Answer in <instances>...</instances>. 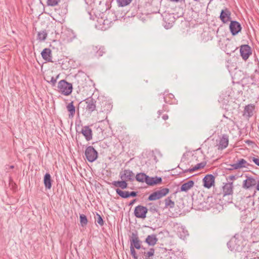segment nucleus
Returning <instances> with one entry per match:
<instances>
[{
	"instance_id": "nucleus-4",
	"label": "nucleus",
	"mask_w": 259,
	"mask_h": 259,
	"mask_svg": "<svg viewBox=\"0 0 259 259\" xmlns=\"http://www.w3.org/2000/svg\"><path fill=\"white\" fill-rule=\"evenodd\" d=\"M85 155L87 159L90 162H93L98 157V152L93 146L88 147L85 151Z\"/></svg>"
},
{
	"instance_id": "nucleus-46",
	"label": "nucleus",
	"mask_w": 259,
	"mask_h": 259,
	"mask_svg": "<svg viewBox=\"0 0 259 259\" xmlns=\"http://www.w3.org/2000/svg\"><path fill=\"white\" fill-rule=\"evenodd\" d=\"M135 201H136V199H134V200H133L132 201H131V202H130V203L129 205H133V204H134V203L135 202Z\"/></svg>"
},
{
	"instance_id": "nucleus-42",
	"label": "nucleus",
	"mask_w": 259,
	"mask_h": 259,
	"mask_svg": "<svg viewBox=\"0 0 259 259\" xmlns=\"http://www.w3.org/2000/svg\"><path fill=\"white\" fill-rule=\"evenodd\" d=\"M103 50H101V48L99 49L98 51H97L96 53V56H101L103 55Z\"/></svg>"
},
{
	"instance_id": "nucleus-13",
	"label": "nucleus",
	"mask_w": 259,
	"mask_h": 259,
	"mask_svg": "<svg viewBox=\"0 0 259 259\" xmlns=\"http://www.w3.org/2000/svg\"><path fill=\"white\" fill-rule=\"evenodd\" d=\"M203 186L207 188H210L214 183V177L212 175H207L203 179Z\"/></svg>"
},
{
	"instance_id": "nucleus-15",
	"label": "nucleus",
	"mask_w": 259,
	"mask_h": 259,
	"mask_svg": "<svg viewBox=\"0 0 259 259\" xmlns=\"http://www.w3.org/2000/svg\"><path fill=\"white\" fill-rule=\"evenodd\" d=\"M81 133L87 141H90L92 139V131L89 126H84L82 128Z\"/></svg>"
},
{
	"instance_id": "nucleus-12",
	"label": "nucleus",
	"mask_w": 259,
	"mask_h": 259,
	"mask_svg": "<svg viewBox=\"0 0 259 259\" xmlns=\"http://www.w3.org/2000/svg\"><path fill=\"white\" fill-rule=\"evenodd\" d=\"M85 104V109L89 113H92L96 110V101L92 98H88L84 101Z\"/></svg>"
},
{
	"instance_id": "nucleus-30",
	"label": "nucleus",
	"mask_w": 259,
	"mask_h": 259,
	"mask_svg": "<svg viewBox=\"0 0 259 259\" xmlns=\"http://www.w3.org/2000/svg\"><path fill=\"white\" fill-rule=\"evenodd\" d=\"M47 36V33L46 31H41L37 34V38L40 40H45Z\"/></svg>"
},
{
	"instance_id": "nucleus-17",
	"label": "nucleus",
	"mask_w": 259,
	"mask_h": 259,
	"mask_svg": "<svg viewBox=\"0 0 259 259\" xmlns=\"http://www.w3.org/2000/svg\"><path fill=\"white\" fill-rule=\"evenodd\" d=\"M41 55L45 60L48 62H53L52 61L51 50L50 49L46 48L44 49Z\"/></svg>"
},
{
	"instance_id": "nucleus-24",
	"label": "nucleus",
	"mask_w": 259,
	"mask_h": 259,
	"mask_svg": "<svg viewBox=\"0 0 259 259\" xmlns=\"http://www.w3.org/2000/svg\"><path fill=\"white\" fill-rule=\"evenodd\" d=\"M223 192L225 195L231 194L233 192L232 183H226L223 187Z\"/></svg>"
},
{
	"instance_id": "nucleus-10",
	"label": "nucleus",
	"mask_w": 259,
	"mask_h": 259,
	"mask_svg": "<svg viewBox=\"0 0 259 259\" xmlns=\"http://www.w3.org/2000/svg\"><path fill=\"white\" fill-rule=\"evenodd\" d=\"M121 180L127 181H132L134 180L135 175L133 172L130 169H124L119 174Z\"/></svg>"
},
{
	"instance_id": "nucleus-8",
	"label": "nucleus",
	"mask_w": 259,
	"mask_h": 259,
	"mask_svg": "<svg viewBox=\"0 0 259 259\" xmlns=\"http://www.w3.org/2000/svg\"><path fill=\"white\" fill-rule=\"evenodd\" d=\"M257 181L252 177H246V179L243 181V188L246 189H250L256 186Z\"/></svg>"
},
{
	"instance_id": "nucleus-50",
	"label": "nucleus",
	"mask_w": 259,
	"mask_h": 259,
	"mask_svg": "<svg viewBox=\"0 0 259 259\" xmlns=\"http://www.w3.org/2000/svg\"><path fill=\"white\" fill-rule=\"evenodd\" d=\"M234 178V176H231V179H233Z\"/></svg>"
},
{
	"instance_id": "nucleus-32",
	"label": "nucleus",
	"mask_w": 259,
	"mask_h": 259,
	"mask_svg": "<svg viewBox=\"0 0 259 259\" xmlns=\"http://www.w3.org/2000/svg\"><path fill=\"white\" fill-rule=\"evenodd\" d=\"M131 245H133L134 248L139 249L141 247V241L139 239L133 240V242H131Z\"/></svg>"
},
{
	"instance_id": "nucleus-44",
	"label": "nucleus",
	"mask_w": 259,
	"mask_h": 259,
	"mask_svg": "<svg viewBox=\"0 0 259 259\" xmlns=\"http://www.w3.org/2000/svg\"><path fill=\"white\" fill-rule=\"evenodd\" d=\"M14 167V165H11V166L7 165L6 167V169L7 170V171H9V170L10 169H13Z\"/></svg>"
},
{
	"instance_id": "nucleus-6",
	"label": "nucleus",
	"mask_w": 259,
	"mask_h": 259,
	"mask_svg": "<svg viewBox=\"0 0 259 259\" xmlns=\"http://www.w3.org/2000/svg\"><path fill=\"white\" fill-rule=\"evenodd\" d=\"M148 209L146 207L138 205L135 208L134 214L138 218L145 219L146 217V213Z\"/></svg>"
},
{
	"instance_id": "nucleus-22",
	"label": "nucleus",
	"mask_w": 259,
	"mask_h": 259,
	"mask_svg": "<svg viewBox=\"0 0 259 259\" xmlns=\"http://www.w3.org/2000/svg\"><path fill=\"white\" fill-rule=\"evenodd\" d=\"M44 183L46 189H50L52 187L51 177L50 174L46 173L44 176Z\"/></svg>"
},
{
	"instance_id": "nucleus-53",
	"label": "nucleus",
	"mask_w": 259,
	"mask_h": 259,
	"mask_svg": "<svg viewBox=\"0 0 259 259\" xmlns=\"http://www.w3.org/2000/svg\"><path fill=\"white\" fill-rule=\"evenodd\" d=\"M146 259H151L150 257H146Z\"/></svg>"
},
{
	"instance_id": "nucleus-29",
	"label": "nucleus",
	"mask_w": 259,
	"mask_h": 259,
	"mask_svg": "<svg viewBox=\"0 0 259 259\" xmlns=\"http://www.w3.org/2000/svg\"><path fill=\"white\" fill-rule=\"evenodd\" d=\"M116 192L118 195L123 198H127L129 197V192L128 191H123L117 188L116 189Z\"/></svg>"
},
{
	"instance_id": "nucleus-21",
	"label": "nucleus",
	"mask_w": 259,
	"mask_h": 259,
	"mask_svg": "<svg viewBox=\"0 0 259 259\" xmlns=\"http://www.w3.org/2000/svg\"><path fill=\"white\" fill-rule=\"evenodd\" d=\"M237 242H238V241L235 237L232 238L227 243L228 248L231 250L237 249L239 246L237 244Z\"/></svg>"
},
{
	"instance_id": "nucleus-7",
	"label": "nucleus",
	"mask_w": 259,
	"mask_h": 259,
	"mask_svg": "<svg viewBox=\"0 0 259 259\" xmlns=\"http://www.w3.org/2000/svg\"><path fill=\"white\" fill-rule=\"evenodd\" d=\"M241 56L244 60H246L252 54L251 48L248 45H242L240 48Z\"/></svg>"
},
{
	"instance_id": "nucleus-20",
	"label": "nucleus",
	"mask_w": 259,
	"mask_h": 259,
	"mask_svg": "<svg viewBox=\"0 0 259 259\" xmlns=\"http://www.w3.org/2000/svg\"><path fill=\"white\" fill-rule=\"evenodd\" d=\"M158 241V239L156 237V235L155 234H152L151 235H148L146 240L145 242L147 243L149 245L154 246L155 245Z\"/></svg>"
},
{
	"instance_id": "nucleus-23",
	"label": "nucleus",
	"mask_w": 259,
	"mask_h": 259,
	"mask_svg": "<svg viewBox=\"0 0 259 259\" xmlns=\"http://www.w3.org/2000/svg\"><path fill=\"white\" fill-rule=\"evenodd\" d=\"M112 184L115 187L120 188L121 189H125L127 187V183L126 181L121 180V181H113Z\"/></svg>"
},
{
	"instance_id": "nucleus-11",
	"label": "nucleus",
	"mask_w": 259,
	"mask_h": 259,
	"mask_svg": "<svg viewBox=\"0 0 259 259\" xmlns=\"http://www.w3.org/2000/svg\"><path fill=\"white\" fill-rule=\"evenodd\" d=\"M229 28L232 34L235 35L241 30L242 27L238 22L236 21H231Z\"/></svg>"
},
{
	"instance_id": "nucleus-41",
	"label": "nucleus",
	"mask_w": 259,
	"mask_h": 259,
	"mask_svg": "<svg viewBox=\"0 0 259 259\" xmlns=\"http://www.w3.org/2000/svg\"><path fill=\"white\" fill-rule=\"evenodd\" d=\"M252 161L256 165L259 166V158L253 157Z\"/></svg>"
},
{
	"instance_id": "nucleus-9",
	"label": "nucleus",
	"mask_w": 259,
	"mask_h": 259,
	"mask_svg": "<svg viewBox=\"0 0 259 259\" xmlns=\"http://www.w3.org/2000/svg\"><path fill=\"white\" fill-rule=\"evenodd\" d=\"M220 20L224 23H227L231 21V13L230 11L225 8L221 11L220 17Z\"/></svg>"
},
{
	"instance_id": "nucleus-2",
	"label": "nucleus",
	"mask_w": 259,
	"mask_h": 259,
	"mask_svg": "<svg viewBox=\"0 0 259 259\" xmlns=\"http://www.w3.org/2000/svg\"><path fill=\"white\" fill-rule=\"evenodd\" d=\"M111 23L110 20L102 16L101 18H98L95 26L98 29L104 31L110 27Z\"/></svg>"
},
{
	"instance_id": "nucleus-47",
	"label": "nucleus",
	"mask_w": 259,
	"mask_h": 259,
	"mask_svg": "<svg viewBox=\"0 0 259 259\" xmlns=\"http://www.w3.org/2000/svg\"><path fill=\"white\" fill-rule=\"evenodd\" d=\"M171 26H172V25H171V24H170V23H169V24H168V26H166V25H165V26H164V27H165L166 29H168V28H170Z\"/></svg>"
},
{
	"instance_id": "nucleus-27",
	"label": "nucleus",
	"mask_w": 259,
	"mask_h": 259,
	"mask_svg": "<svg viewBox=\"0 0 259 259\" xmlns=\"http://www.w3.org/2000/svg\"><path fill=\"white\" fill-rule=\"evenodd\" d=\"M206 165V163L202 162L196 164L194 167L192 168L187 169L184 170V172H192L197 169H200L201 168H203Z\"/></svg>"
},
{
	"instance_id": "nucleus-25",
	"label": "nucleus",
	"mask_w": 259,
	"mask_h": 259,
	"mask_svg": "<svg viewBox=\"0 0 259 259\" xmlns=\"http://www.w3.org/2000/svg\"><path fill=\"white\" fill-rule=\"evenodd\" d=\"M194 183L193 181H189L181 186V191L187 192L194 186Z\"/></svg>"
},
{
	"instance_id": "nucleus-31",
	"label": "nucleus",
	"mask_w": 259,
	"mask_h": 259,
	"mask_svg": "<svg viewBox=\"0 0 259 259\" xmlns=\"http://www.w3.org/2000/svg\"><path fill=\"white\" fill-rule=\"evenodd\" d=\"M132 0H117L118 5L120 7H124L129 5Z\"/></svg>"
},
{
	"instance_id": "nucleus-36",
	"label": "nucleus",
	"mask_w": 259,
	"mask_h": 259,
	"mask_svg": "<svg viewBox=\"0 0 259 259\" xmlns=\"http://www.w3.org/2000/svg\"><path fill=\"white\" fill-rule=\"evenodd\" d=\"M155 252V249L151 248L147 252H145V255L146 257H150L154 255Z\"/></svg>"
},
{
	"instance_id": "nucleus-19",
	"label": "nucleus",
	"mask_w": 259,
	"mask_h": 259,
	"mask_svg": "<svg viewBox=\"0 0 259 259\" xmlns=\"http://www.w3.org/2000/svg\"><path fill=\"white\" fill-rule=\"evenodd\" d=\"M255 106L253 104H249L244 108V115L250 117L253 115Z\"/></svg>"
},
{
	"instance_id": "nucleus-37",
	"label": "nucleus",
	"mask_w": 259,
	"mask_h": 259,
	"mask_svg": "<svg viewBox=\"0 0 259 259\" xmlns=\"http://www.w3.org/2000/svg\"><path fill=\"white\" fill-rule=\"evenodd\" d=\"M95 219H96V221L97 222V223L101 226L103 225L104 221H103V220L102 218L101 217V216L100 214L97 213V215H96V217L95 218Z\"/></svg>"
},
{
	"instance_id": "nucleus-34",
	"label": "nucleus",
	"mask_w": 259,
	"mask_h": 259,
	"mask_svg": "<svg viewBox=\"0 0 259 259\" xmlns=\"http://www.w3.org/2000/svg\"><path fill=\"white\" fill-rule=\"evenodd\" d=\"M80 222L82 226L87 225L88 223V220L85 215L83 214L80 215Z\"/></svg>"
},
{
	"instance_id": "nucleus-45",
	"label": "nucleus",
	"mask_w": 259,
	"mask_h": 259,
	"mask_svg": "<svg viewBox=\"0 0 259 259\" xmlns=\"http://www.w3.org/2000/svg\"><path fill=\"white\" fill-rule=\"evenodd\" d=\"M168 118V116L167 115H163V116H162V118L164 119V120H166Z\"/></svg>"
},
{
	"instance_id": "nucleus-1",
	"label": "nucleus",
	"mask_w": 259,
	"mask_h": 259,
	"mask_svg": "<svg viewBox=\"0 0 259 259\" xmlns=\"http://www.w3.org/2000/svg\"><path fill=\"white\" fill-rule=\"evenodd\" d=\"M58 91L65 96H68L72 93V85L65 80H60L58 84Z\"/></svg>"
},
{
	"instance_id": "nucleus-28",
	"label": "nucleus",
	"mask_w": 259,
	"mask_h": 259,
	"mask_svg": "<svg viewBox=\"0 0 259 259\" xmlns=\"http://www.w3.org/2000/svg\"><path fill=\"white\" fill-rule=\"evenodd\" d=\"M67 109L68 111L69 112V117H73L74 115L75 112V108L74 106L73 105V102H70L67 105Z\"/></svg>"
},
{
	"instance_id": "nucleus-48",
	"label": "nucleus",
	"mask_w": 259,
	"mask_h": 259,
	"mask_svg": "<svg viewBox=\"0 0 259 259\" xmlns=\"http://www.w3.org/2000/svg\"><path fill=\"white\" fill-rule=\"evenodd\" d=\"M256 190L259 191V181L257 182V184H256Z\"/></svg>"
},
{
	"instance_id": "nucleus-14",
	"label": "nucleus",
	"mask_w": 259,
	"mask_h": 259,
	"mask_svg": "<svg viewBox=\"0 0 259 259\" xmlns=\"http://www.w3.org/2000/svg\"><path fill=\"white\" fill-rule=\"evenodd\" d=\"M248 165L247 161L244 159H239L237 162L231 165L232 169H237L243 167H247Z\"/></svg>"
},
{
	"instance_id": "nucleus-39",
	"label": "nucleus",
	"mask_w": 259,
	"mask_h": 259,
	"mask_svg": "<svg viewBox=\"0 0 259 259\" xmlns=\"http://www.w3.org/2000/svg\"><path fill=\"white\" fill-rule=\"evenodd\" d=\"M59 75H58L56 77H51L50 80H47L48 82L51 83L53 86H54L57 82V79L59 78Z\"/></svg>"
},
{
	"instance_id": "nucleus-38",
	"label": "nucleus",
	"mask_w": 259,
	"mask_h": 259,
	"mask_svg": "<svg viewBox=\"0 0 259 259\" xmlns=\"http://www.w3.org/2000/svg\"><path fill=\"white\" fill-rule=\"evenodd\" d=\"M130 251L131 255L133 256L134 259H138V256L136 254V252L135 250L134 247L133 245H130Z\"/></svg>"
},
{
	"instance_id": "nucleus-54",
	"label": "nucleus",
	"mask_w": 259,
	"mask_h": 259,
	"mask_svg": "<svg viewBox=\"0 0 259 259\" xmlns=\"http://www.w3.org/2000/svg\"><path fill=\"white\" fill-rule=\"evenodd\" d=\"M170 96H172V97H174V95H172V94H170Z\"/></svg>"
},
{
	"instance_id": "nucleus-16",
	"label": "nucleus",
	"mask_w": 259,
	"mask_h": 259,
	"mask_svg": "<svg viewBox=\"0 0 259 259\" xmlns=\"http://www.w3.org/2000/svg\"><path fill=\"white\" fill-rule=\"evenodd\" d=\"M228 136L227 135H224L220 141L219 149L223 150L225 149L228 146Z\"/></svg>"
},
{
	"instance_id": "nucleus-26",
	"label": "nucleus",
	"mask_w": 259,
	"mask_h": 259,
	"mask_svg": "<svg viewBox=\"0 0 259 259\" xmlns=\"http://www.w3.org/2000/svg\"><path fill=\"white\" fill-rule=\"evenodd\" d=\"M148 177L144 173H139L136 176V179L138 182L147 183Z\"/></svg>"
},
{
	"instance_id": "nucleus-3",
	"label": "nucleus",
	"mask_w": 259,
	"mask_h": 259,
	"mask_svg": "<svg viewBox=\"0 0 259 259\" xmlns=\"http://www.w3.org/2000/svg\"><path fill=\"white\" fill-rule=\"evenodd\" d=\"M169 189L166 188H162L152 193L148 197V200L153 201L159 199L166 195L169 192Z\"/></svg>"
},
{
	"instance_id": "nucleus-52",
	"label": "nucleus",
	"mask_w": 259,
	"mask_h": 259,
	"mask_svg": "<svg viewBox=\"0 0 259 259\" xmlns=\"http://www.w3.org/2000/svg\"><path fill=\"white\" fill-rule=\"evenodd\" d=\"M93 48H94V47H93ZM95 50H96L98 49L97 47H95Z\"/></svg>"
},
{
	"instance_id": "nucleus-49",
	"label": "nucleus",
	"mask_w": 259,
	"mask_h": 259,
	"mask_svg": "<svg viewBox=\"0 0 259 259\" xmlns=\"http://www.w3.org/2000/svg\"><path fill=\"white\" fill-rule=\"evenodd\" d=\"M70 33L72 34L73 38L76 37V36L75 35L73 31L70 32Z\"/></svg>"
},
{
	"instance_id": "nucleus-35",
	"label": "nucleus",
	"mask_w": 259,
	"mask_h": 259,
	"mask_svg": "<svg viewBox=\"0 0 259 259\" xmlns=\"http://www.w3.org/2000/svg\"><path fill=\"white\" fill-rule=\"evenodd\" d=\"M60 1V0H47V5L50 6H55Z\"/></svg>"
},
{
	"instance_id": "nucleus-33",
	"label": "nucleus",
	"mask_w": 259,
	"mask_h": 259,
	"mask_svg": "<svg viewBox=\"0 0 259 259\" xmlns=\"http://www.w3.org/2000/svg\"><path fill=\"white\" fill-rule=\"evenodd\" d=\"M165 205L167 207H169L170 208H173L175 206V203L169 198H167L165 200Z\"/></svg>"
},
{
	"instance_id": "nucleus-40",
	"label": "nucleus",
	"mask_w": 259,
	"mask_h": 259,
	"mask_svg": "<svg viewBox=\"0 0 259 259\" xmlns=\"http://www.w3.org/2000/svg\"><path fill=\"white\" fill-rule=\"evenodd\" d=\"M138 239H139L137 234L133 233L132 235L131 238L130 239V242H133L134 240H138Z\"/></svg>"
},
{
	"instance_id": "nucleus-51",
	"label": "nucleus",
	"mask_w": 259,
	"mask_h": 259,
	"mask_svg": "<svg viewBox=\"0 0 259 259\" xmlns=\"http://www.w3.org/2000/svg\"><path fill=\"white\" fill-rule=\"evenodd\" d=\"M158 113L159 115H160V114H161V112H160V111H159L158 112Z\"/></svg>"
},
{
	"instance_id": "nucleus-18",
	"label": "nucleus",
	"mask_w": 259,
	"mask_h": 259,
	"mask_svg": "<svg viewBox=\"0 0 259 259\" xmlns=\"http://www.w3.org/2000/svg\"><path fill=\"white\" fill-rule=\"evenodd\" d=\"M162 182V179L161 177H148L147 184L149 186H153L159 184Z\"/></svg>"
},
{
	"instance_id": "nucleus-43",
	"label": "nucleus",
	"mask_w": 259,
	"mask_h": 259,
	"mask_svg": "<svg viewBox=\"0 0 259 259\" xmlns=\"http://www.w3.org/2000/svg\"><path fill=\"white\" fill-rule=\"evenodd\" d=\"M128 195H129V197H130V196L135 197L137 196V193L135 191H132V192H129Z\"/></svg>"
},
{
	"instance_id": "nucleus-5",
	"label": "nucleus",
	"mask_w": 259,
	"mask_h": 259,
	"mask_svg": "<svg viewBox=\"0 0 259 259\" xmlns=\"http://www.w3.org/2000/svg\"><path fill=\"white\" fill-rule=\"evenodd\" d=\"M174 230L176 232L178 236L181 239H184L188 235V231L185 228L178 223L174 224Z\"/></svg>"
}]
</instances>
